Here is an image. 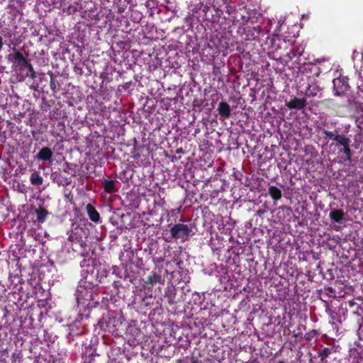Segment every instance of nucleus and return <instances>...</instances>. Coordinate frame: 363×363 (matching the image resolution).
<instances>
[{"label": "nucleus", "instance_id": "nucleus-1", "mask_svg": "<svg viewBox=\"0 0 363 363\" xmlns=\"http://www.w3.org/2000/svg\"><path fill=\"white\" fill-rule=\"evenodd\" d=\"M221 95L218 93L211 94L209 97L201 99H194L193 101V110L195 112H202L203 113H211L216 108L219 101Z\"/></svg>", "mask_w": 363, "mask_h": 363}, {"label": "nucleus", "instance_id": "nucleus-2", "mask_svg": "<svg viewBox=\"0 0 363 363\" xmlns=\"http://www.w3.org/2000/svg\"><path fill=\"white\" fill-rule=\"evenodd\" d=\"M14 53L9 54L8 60L12 63V68L15 70L17 74V78L20 81V77L21 74H24L25 69L29 60L25 57L20 51L13 48Z\"/></svg>", "mask_w": 363, "mask_h": 363}, {"label": "nucleus", "instance_id": "nucleus-3", "mask_svg": "<svg viewBox=\"0 0 363 363\" xmlns=\"http://www.w3.org/2000/svg\"><path fill=\"white\" fill-rule=\"evenodd\" d=\"M357 95L352 100L349 99V106L357 112H363V73H359L357 82Z\"/></svg>", "mask_w": 363, "mask_h": 363}, {"label": "nucleus", "instance_id": "nucleus-4", "mask_svg": "<svg viewBox=\"0 0 363 363\" xmlns=\"http://www.w3.org/2000/svg\"><path fill=\"white\" fill-rule=\"evenodd\" d=\"M171 234L173 238L176 239H182L185 241L187 240L193 233V228L191 225L186 224H176L170 230Z\"/></svg>", "mask_w": 363, "mask_h": 363}, {"label": "nucleus", "instance_id": "nucleus-5", "mask_svg": "<svg viewBox=\"0 0 363 363\" xmlns=\"http://www.w3.org/2000/svg\"><path fill=\"white\" fill-rule=\"evenodd\" d=\"M286 43L284 39H281L279 35H273L272 37L267 36L265 41V45L269 50V57L273 59H277L275 53L281 49V43Z\"/></svg>", "mask_w": 363, "mask_h": 363}, {"label": "nucleus", "instance_id": "nucleus-6", "mask_svg": "<svg viewBox=\"0 0 363 363\" xmlns=\"http://www.w3.org/2000/svg\"><path fill=\"white\" fill-rule=\"evenodd\" d=\"M76 296L78 303L83 301H89L93 299V287L91 284L86 285V281H81L77 288Z\"/></svg>", "mask_w": 363, "mask_h": 363}, {"label": "nucleus", "instance_id": "nucleus-7", "mask_svg": "<svg viewBox=\"0 0 363 363\" xmlns=\"http://www.w3.org/2000/svg\"><path fill=\"white\" fill-rule=\"evenodd\" d=\"M334 94L340 96L346 93L350 88L348 78L338 77L333 80Z\"/></svg>", "mask_w": 363, "mask_h": 363}, {"label": "nucleus", "instance_id": "nucleus-8", "mask_svg": "<svg viewBox=\"0 0 363 363\" xmlns=\"http://www.w3.org/2000/svg\"><path fill=\"white\" fill-rule=\"evenodd\" d=\"M307 105L306 98L293 97L289 101H286V106L289 109L302 110Z\"/></svg>", "mask_w": 363, "mask_h": 363}, {"label": "nucleus", "instance_id": "nucleus-9", "mask_svg": "<svg viewBox=\"0 0 363 363\" xmlns=\"http://www.w3.org/2000/svg\"><path fill=\"white\" fill-rule=\"evenodd\" d=\"M262 28L259 26H246L244 28L243 35L246 40H255L260 34Z\"/></svg>", "mask_w": 363, "mask_h": 363}, {"label": "nucleus", "instance_id": "nucleus-10", "mask_svg": "<svg viewBox=\"0 0 363 363\" xmlns=\"http://www.w3.org/2000/svg\"><path fill=\"white\" fill-rule=\"evenodd\" d=\"M322 89L315 83L309 84L305 91L306 97H314L321 94Z\"/></svg>", "mask_w": 363, "mask_h": 363}, {"label": "nucleus", "instance_id": "nucleus-11", "mask_svg": "<svg viewBox=\"0 0 363 363\" xmlns=\"http://www.w3.org/2000/svg\"><path fill=\"white\" fill-rule=\"evenodd\" d=\"M86 210L90 220L94 223H99L101 218L98 211L90 203L86 206Z\"/></svg>", "mask_w": 363, "mask_h": 363}, {"label": "nucleus", "instance_id": "nucleus-12", "mask_svg": "<svg viewBox=\"0 0 363 363\" xmlns=\"http://www.w3.org/2000/svg\"><path fill=\"white\" fill-rule=\"evenodd\" d=\"M52 152L49 147L42 148L36 155L38 160L49 161L52 157Z\"/></svg>", "mask_w": 363, "mask_h": 363}, {"label": "nucleus", "instance_id": "nucleus-13", "mask_svg": "<svg viewBox=\"0 0 363 363\" xmlns=\"http://www.w3.org/2000/svg\"><path fill=\"white\" fill-rule=\"evenodd\" d=\"M304 52V48L302 45H297L293 48V49L286 54V56L289 60L294 58H298L303 55Z\"/></svg>", "mask_w": 363, "mask_h": 363}, {"label": "nucleus", "instance_id": "nucleus-14", "mask_svg": "<svg viewBox=\"0 0 363 363\" xmlns=\"http://www.w3.org/2000/svg\"><path fill=\"white\" fill-rule=\"evenodd\" d=\"M26 69H27V71L25 72L24 74L21 75L20 82H23L28 77L33 79L36 77V72L34 70L32 64L30 62V61L28 62Z\"/></svg>", "mask_w": 363, "mask_h": 363}, {"label": "nucleus", "instance_id": "nucleus-15", "mask_svg": "<svg viewBox=\"0 0 363 363\" xmlns=\"http://www.w3.org/2000/svg\"><path fill=\"white\" fill-rule=\"evenodd\" d=\"M30 182L34 186H40L43 183V178L39 172L35 171L30 175Z\"/></svg>", "mask_w": 363, "mask_h": 363}, {"label": "nucleus", "instance_id": "nucleus-16", "mask_svg": "<svg viewBox=\"0 0 363 363\" xmlns=\"http://www.w3.org/2000/svg\"><path fill=\"white\" fill-rule=\"evenodd\" d=\"M331 220L337 223H341L344 218V213L342 210H333L330 213Z\"/></svg>", "mask_w": 363, "mask_h": 363}, {"label": "nucleus", "instance_id": "nucleus-17", "mask_svg": "<svg viewBox=\"0 0 363 363\" xmlns=\"http://www.w3.org/2000/svg\"><path fill=\"white\" fill-rule=\"evenodd\" d=\"M268 192L270 196L275 201L281 198V191L275 186H269Z\"/></svg>", "mask_w": 363, "mask_h": 363}, {"label": "nucleus", "instance_id": "nucleus-18", "mask_svg": "<svg viewBox=\"0 0 363 363\" xmlns=\"http://www.w3.org/2000/svg\"><path fill=\"white\" fill-rule=\"evenodd\" d=\"M241 101H244L241 97H230L228 100V104H229L230 111H233L235 110L239 104L242 106V103Z\"/></svg>", "mask_w": 363, "mask_h": 363}, {"label": "nucleus", "instance_id": "nucleus-19", "mask_svg": "<svg viewBox=\"0 0 363 363\" xmlns=\"http://www.w3.org/2000/svg\"><path fill=\"white\" fill-rule=\"evenodd\" d=\"M103 186L104 188L105 191L108 194L113 193L117 190L115 186V182L112 180L105 179L103 182Z\"/></svg>", "mask_w": 363, "mask_h": 363}, {"label": "nucleus", "instance_id": "nucleus-20", "mask_svg": "<svg viewBox=\"0 0 363 363\" xmlns=\"http://www.w3.org/2000/svg\"><path fill=\"white\" fill-rule=\"evenodd\" d=\"M50 77V86L53 93H57L60 89V84L55 77L52 72H49Z\"/></svg>", "mask_w": 363, "mask_h": 363}, {"label": "nucleus", "instance_id": "nucleus-21", "mask_svg": "<svg viewBox=\"0 0 363 363\" xmlns=\"http://www.w3.org/2000/svg\"><path fill=\"white\" fill-rule=\"evenodd\" d=\"M217 110L218 113H230L231 112L228 101H221L218 103Z\"/></svg>", "mask_w": 363, "mask_h": 363}, {"label": "nucleus", "instance_id": "nucleus-22", "mask_svg": "<svg viewBox=\"0 0 363 363\" xmlns=\"http://www.w3.org/2000/svg\"><path fill=\"white\" fill-rule=\"evenodd\" d=\"M304 70L313 73L316 77H318L320 72V68L316 65L311 63L304 65Z\"/></svg>", "mask_w": 363, "mask_h": 363}, {"label": "nucleus", "instance_id": "nucleus-23", "mask_svg": "<svg viewBox=\"0 0 363 363\" xmlns=\"http://www.w3.org/2000/svg\"><path fill=\"white\" fill-rule=\"evenodd\" d=\"M333 140L338 142L342 146L350 145V140L349 138L345 137L344 135H336Z\"/></svg>", "mask_w": 363, "mask_h": 363}, {"label": "nucleus", "instance_id": "nucleus-24", "mask_svg": "<svg viewBox=\"0 0 363 363\" xmlns=\"http://www.w3.org/2000/svg\"><path fill=\"white\" fill-rule=\"evenodd\" d=\"M332 350L328 347H325L318 352V357L320 358L321 362H323L331 353Z\"/></svg>", "mask_w": 363, "mask_h": 363}, {"label": "nucleus", "instance_id": "nucleus-25", "mask_svg": "<svg viewBox=\"0 0 363 363\" xmlns=\"http://www.w3.org/2000/svg\"><path fill=\"white\" fill-rule=\"evenodd\" d=\"M35 213L37 214L38 220L40 222L44 221V220L45 219L47 214H48L47 211L44 208L37 209L35 211Z\"/></svg>", "mask_w": 363, "mask_h": 363}, {"label": "nucleus", "instance_id": "nucleus-26", "mask_svg": "<svg viewBox=\"0 0 363 363\" xmlns=\"http://www.w3.org/2000/svg\"><path fill=\"white\" fill-rule=\"evenodd\" d=\"M63 11L67 14H74L77 11V7L74 6H69L67 8H64Z\"/></svg>", "mask_w": 363, "mask_h": 363}, {"label": "nucleus", "instance_id": "nucleus-27", "mask_svg": "<svg viewBox=\"0 0 363 363\" xmlns=\"http://www.w3.org/2000/svg\"><path fill=\"white\" fill-rule=\"evenodd\" d=\"M343 147H344V149H343L344 153L347 155L348 159H350V155H351V150L350 148V145H346V146H343Z\"/></svg>", "mask_w": 363, "mask_h": 363}, {"label": "nucleus", "instance_id": "nucleus-28", "mask_svg": "<svg viewBox=\"0 0 363 363\" xmlns=\"http://www.w3.org/2000/svg\"><path fill=\"white\" fill-rule=\"evenodd\" d=\"M74 71L77 72V73H79V74H82L83 73V70L82 68L80 67H74Z\"/></svg>", "mask_w": 363, "mask_h": 363}, {"label": "nucleus", "instance_id": "nucleus-29", "mask_svg": "<svg viewBox=\"0 0 363 363\" xmlns=\"http://www.w3.org/2000/svg\"><path fill=\"white\" fill-rule=\"evenodd\" d=\"M325 134L327 136L330 137L331 139L333 140V138L335 136L332 132H325Z\"/></svg>", "mask_w": 363, "mask_h": 363}, {"label": "nucleus", "instance_id": "nucleus-30", "mask_svg": "<svg viewBox=\"0 0 363 363\" xmlns=\"http://www.w3.org/2000/svg\"><path fill=\"white\" fill-rule=\"evenodd\" d=\"M3 45H4L3 38H2V37L0 35V51L2 50Z\"/></svg>", "mask_w": 363, "mask_h": 363}, {"label": "nucleus", "instance_id": "nucleus-31", "mask_svg": "<svg viewBox=\"0 0 363 363\" xmlns=\"http://www.w3.org/2000/svg\"><path fill=\"white\" fill-rule=\"evenodd\" d=\"M228 9V12L230 13V11L232 10H235V8L234 7H232V6H229V7H227Z\"/></svg>", "mask_w": 363, "mask_h": 363}, {"label": "nucleus", "instance_id": "nucleus-32", "mask_svg": "<svg viewBox=\"0 0 363 363\" xmlns=\"http://www.w3.org/2000/svg\"><path fill=\"white\" fill-rule=\"evenodd\" d=\"M279 363H284V362H282V361H280V362H279Z\"/></svg>", "mask_w": 363, "mask_h": 363}]
</instances>
